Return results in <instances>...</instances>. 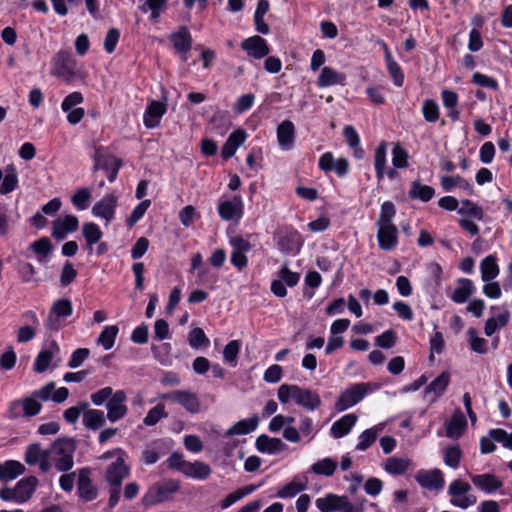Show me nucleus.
Instances as JSON below:
<instances>
[{"label": "nucleus", "mask_w": 512, "mask_h": 512, "mask_svg": "<svg viewBox=\"0 0 512 512\" xmlns=\"http://www.w3.org/2000/svg\"><path fill=\"white\" fill-rule=\"evenodd\" d=\"M277 396L281 404L294 402L297 406L309 412L317 410L322 404L317 391L295 384H282L278 388Z\"/></svg>", "instance_id": "f257e3e1"}, {"label": "nucleus", "mask_w": 512, "mask_h": 512, "mask_svg": "<svg viewBox=\"0 0 512 512\" xmlns=\"http://www.w3.org/2000/svg\"><path fill=\"white\" fill-rule=\"evenodd\" d=\"M117 453H119V457L111 462L105 471V480L109 486L108 506L110 508H114L118 504L123 480L130 474V468L125 463L126 452L123 449H118Z\"/></svg>", "instance_id": "f03ea898"}, {"label": "nucleus", "mask_w": 512, "mask_h": 512, "mask_svg": "<svg viewBox=\"0 0 512 512\" xmlns=\"http://www.w3.org/2000/svg\"><path fill=\"white\" fill-rule=\"evenodd\" d=\"M380 388L376 383L359 382L345 388L335 402V409L343 412L361 402L366 396L374 393Z\"/></svg>", "instance_id": "7ed1b4c3"}, {"label": "nucleus", "mask_w": 512, "mask_h": 512, "mask_svg": "<svg viewBox=\"0 0 512 512\" xmlns=\"http://www.w3.org/2000/svg\"><path fill=\"white\" fill-rule=\"evenodd\" d=\"M76 441L72 438H59L52 444L51 454L54 455V467L59 472H68L74 466Z\"/></svg>", "instance_id": "20e7f679"}, {"label": "nucleus", "mask_w": 512, "mask_h": 512, "mask_svg": "<svg viewBox=\"0 0 512 512\" xmlns=\"http://www.w3.org/2000/svg\"><path fill=\"white\" fill-rule=\"evenodd\" d=\"M38 486L35 476H27L19 480L14 487L0 489V499L6 502L23 504L30 500Z\"/></svg>", "instance_id": "39448f33"}, {"label": "nucleus", "mask_w": 512, "mask_h": 512, "mask_svg": "<svg viewBox=\"0 0 512 512\" xmlns=\"http://www.w3.org/2000/svg\"><path fill=\"white\" fill-rule=\"evenodd\" d=\"M245 204L239 194H223L217 204V212L221 220L239 224L244 216Z\"/></svg>", "instance_id": "423d86ee"}, {"label": "nucleus", "mask_w": 512, "mask_h": 512, "mask_svg": "<svg viewBox=\"0 0 512 512\" xmlns=\"http://www.w3.org/2000/svg\"><path fill=\"white\" fill-rule=\"evenodd\" d=\"M50 73L65 82L73 81L77 76V61L72 52L67 49L59 50L51 60Z\"/></svg>", "instance_id": "0eeeda50"}, {"label": "nucleus", "mask_w": 512, "mask_h": 512, "mask_svg": "<svg viewBox=\"0 0 512 512\" xmlns=\"http://www.w3.org/2000/svg\"><path fill=\"white\" fill-rule=\"evenodd\" d=\"M472 487L470 483L462 479H454L447 488V495L450 497V504L462 510L474 506L477 503V497L471 494Z\"/></svg>", "instance_id": "6e6552de"}, {"label": "nucleus", "mask_w": 512, "mask_h": 512, "mask_svg": "<svg viewBox=\"0 0 512 512\" xmlns=\"http://www.w3.org/2000/svg\"><path fill=\"white\" fill-rule=\"evenodd\" d=\"M72 313L73 304L70 299L62 298L54 301L45 321L46 329L58 332L66 326L67 318H69Z\"/></svg>", "instance_id": "1a4fd4ad"}, {"label": "nucleus", "mask_w": 512, "mask_h": 512, "mask_svg": "<svg viewBox=\"0 0 512 512\" xmlns=\"http://www.w3.org/2000/svg\"><path fill=\"white\" fill-rule=\"evenodd\" d=\"M159 398L178 404L190 414H198L201 411V402L197 393L190 390H173L159 395Z\"/></svg>", "instance_id": "9d476101"}, {"label": "nucleus", "mask_w": 512, "mask_h": 512, "mask_svg": "<svg viewBox=\"0 0 512 512\" xmlns=\"http://www.w3.org/2000/svg\"><path fill=\"white\" fill-rule=\"evenodd\" d=\"M414 479L422 489L436 494L445 487L444 473L439 468L419 469L414 474Z\"/></svg>", "instance_id": "9b49d317"}, {"label": "nucleus", "mask_w": 512, "mask_h": 512, "mask_svg": "<svg viewBox=\"0 0 512 512\" xmlns=\"http://www.w3.org/2000/svg\"><path fill=\"white\" fill-rule=\"evenodd\" d=\"M179 489V485L175 481L155 484L151 486L142 498V503L146 507L165 502L170 499L171 495Z\"/></svg>", "instance_id": "f8f14e48"}, {"label": "nucleus", "mask_w": 512, "mask_h": 512, "mask_svg": "<svg viewBox=\"0 0 512 512\" xmlns=\"http://www.w3.org/2000/svg\"><path fill=\"white\" fill-rule=\"evenodd\" d=\"M77 496L84 502H91L98 497V489L92 479V469L82 467L77 470Z\"/></svg>", "instance_id": "ddd939ff"}, {"label": "nucleus", "mask_w": 512, "mask_h": 512, "mask_svg": "<svg viewBox=\"0 0 512 512\" xmlns=\"http://www.w3.org/2000/svg\"><path fill=\"white\" fill-rule=\"evenodd\" d=\"M117 206L118 197L112 193L106 194L93 205L91 213L94 217L103 220L107 226L115 219Z\"/></svg>", "instance_id": "4468645a"}, {"label": "nucleus", "mask_w": 512, "mask_h": 512, "mask_svg": "<svg viewBox=\"0 0 512 512\" xmlns=\"http://www.w3.org/2000/svg\"><path fill=\"white\" fill-rule=\"evenodd\" d=\"M51 452L48 449H42L40 444H30L25 451L24 460L30 465H38L42 473H46L51 469L50 463Z\"/></svg>", "instance_id": "2eb2a0df"}, {"label": "nucleus", "mask_w": 512, "mask_h": 512, "mask_svg": "<svg viewBox=\"0 0 512 512\" xmlns=\"http://www.w3.org/2000/svg\"><path fill=\"white\" fill-rule=\"evenodd\" d=\"M474 487L486 495H493L503 487V481L493 473L469 474Z\"/></svg>", "instance_id": "dca6fc26"}, {"label": "nucleus", "mask_w": 512, "mask_h": 512, "mask_svg": "<svg viewBox=\"0 0 512 512\" xmlns=\"http://www.w3.org/2000/svg\"><path fill=\"white\" fill-rule=\"evenodd\" d=\"M304 244L302 235L294 229L287 230L277 239L279 250L287 255L296 256L300 253Z\"/></svg>", "instance_id": "f3484780"}, {"label": "nucleus", "mask_w": 512, "mask_h": 512, "mask_svg": "<svg viewBox=\"0 0 512 512\" xmlns=\"http://www.w3.org/2000/svg\"><path fill=\"white\" fill-rule=\"evenodd\" d=\"M126 392L122 389L116 390L114 396L106 403V417L111 423L123 419L128 413Z\"/></svg>", "instance_id": "a211bd4d"}, {"label": "nucleus", "mask_w": 512, "mask_h": 512, "mask_svg": "<svg viewBox=\"0 0 512 512\" xmlns=\"http://www.w3.org/2000/svg\"><path fill=\"white\" fill-rule=\"evenodd\" d=\"M241 48L248 57L253 59H262L269 55L270 47L266 39L259 35H254L244 39L241 42Z\"/></svg>", "instance_id": "6ab92c4d"}, {"label": "nucleus", "mask_w": 512, "mask_h": 512, "mask_svg": "<svg viewBox=\"0 0 512 512\" xmlns=\"http://www.w3.org/2000/svg\"><path fill=\"white\" fill-rule=\"evenodd\" d=\"M387 148L385 141L379 143L374 152V169L378 182L384 180L385 176L393 179L396 175L394 169H387Z\"/></svg>", "instance_id": "aec40b11"}, {"label": "nucleus", "mask_w": 512, "mask_h": 512, "mask_svg": "<svg viewBox=\"0 0 512 512\" xmlns=\"http://www.w3.org/2000/svg\"><path fill=\"white\" fill-rule=\"evenodd\" d=\"M174 49L181 55L183 61L187 60V53L192 47V36L186 26H181L171 33L169 37Z\"/></svg>", "instance_id": "412c9836"}, {"label": "nucleus", "mask_w": 512, "mask_h": 512, "mask_svg": "<svg viewBox=\"0 0 512 512\" xmlns=\"http://www.w3.org/2000/svg\"><path fill=\"white\" fill-rule=\"evenodd\" d=\"M451 381V375L448 371H443L433 381H431L424 389V397L430 403H434L440 396H442Z\"/></svg>", "instance_id": "4be33fe9"}, {"label": "nucleus", "mask_w": 512, "mask_h": 512, "mask_svg": "<svg viewBox=\"0 0 512 512\" xmlns=\"http://www.w3.org/2000/svg\"><path fill=\"white\" fill-rule=\"evenodd\" d=\"M79 220L75 215H64L58 217L52 226V235L57 240L64 239L69 233L78 229Z\"/></svg>", "instance_id": "5701e85b"}, {"label": "nucleus", "mask_w": 512, "mask_h": 512, "mask_svg": "<svg viewBox=\"0 0 512 512\" xmlns=\"http://www.w3.org/2000/svg\"><path fill=\"white\" fill-rule=\"evenodd\" d=\"M347 82L346 74L331 66H324L317 78L316 85L318 88H327L336 85L345 86Z\"/></svg>", "instance_id": "b1692460"}, {"label": "nucleus", "mask_w": 512, "mask_h": 512, "mask_svg": "<svg viewBox=\"0 0 512 512\" xmlns=\"http://www.w3.org/2000/svg\"><path fill=\"white\" fill-rule=\"evenodd\" d=\"M308 485V477L306 473H300L295 475L290 482L281 487L277 493L276 497L281 499H289L293 498L299 493L306 490Z\"/></svg>", "instance_id": "393cba45"}, {"label": "nucleus", "mask_w": 512, "mask_h": 512, "mask_svg": "<svg viewBox=\"0 0 512 512\" xmlns=\"http://www.w3.org/2000/svg\"><path fill=\"white\" fill-rule=\"evenodd\" d=\"M60 352V347L55 340H52L46 348L42 349L35 358L33 369L37 373L45 372L53 358Z\"/></svg>", "instance_id": "a878e982"}, {"label": "nucleus", "mask_w": 512, "mask_h": 512, "mask_svg": "<svg viewBox=\"0 0 512 512\" xmlns=\"http://www.w3.org/2000/svg\"><path fill=\"white\" fill-rule=\"evenodd\" d=\"M278 145L283 151H289L294 147L296 130L292 121L284 120L276 130Z\"/></svg>", "instance_id": "bb28decb"}, {"label": "nucleus", "mask_w": 512, "mask_h": 512, "mask_svg": "<svg viewBox=\"0 0 512 512\" xmlns=\"http://www.w3.org/2000/svg\"><path fill=\"white\" fill-rule=\"evenodd\" d=\"M379 44L383 48L386 68L393 84L397 87H402L405 76L401 66L392 57L388 45L383 40L379 41Z\"/></svg>", "instance_id": "cd10ccee"}, {"label": "nucleus", "mask_w": 512, "mask_h": 512, "mask_svg": "<svg viewBox=\"0 0 512 512\" xmlns=\"http://www.w3.org/2000/svg\"><path fill=\"white\" fill-rule=\"evenodd\" d=\"M166 111L167 107L165 103L156 100L151 101L143 115L145 127L148 129L156 128L160 124Z\"/></svg>", "instance_id": "c85d7f7f"}, {"label": "nucleus", "mask_w": 512, "mask_h": 512, "mask_svg": "<svg viewBox=\"0 0 512 512\" xmlns=\"http://www.w3.org/2000/svg\"><path fill=\"white\" fill-rule=\"evenodd\" d=\"M377 240L384 251L393 250L398 244V230L395 225H377Z\"/></svg>", "instance_id": "c756f323"}, {"label": "nucleus", "mask_w": 512, "mask_h": 512, "mask_svg": "<svg viewBox=\"0 0 512 512\" xmlns=\"http://www.w3.org/2000/svg\"><path fill=\"white\" fill-rule=\"evenodd\" d=\"M466 427L465 415L460 410H456L445 423V435L450 439H459L464 434Z\"/></svg>", "instance_id": "7c9ffc66"}, {"label": "nucleus", "mask_w": 512, "mask_h": 512, "mask_svg": "<svg viewBox=\"0 0 512 512\" xmlns=\"http://www.w3.org/2000/svg\"><path fill=\"white\" fill-rule=\"evenodd\" d=\"M476 292V287L471 279L459 278L457 287L449 295L450 299L456 304H463Z\"/></svg>", "instance_id": "2f4dec72"}, {"label": "nucleus", "mask_w": 512, "mask_h": 512, "mask_svg": "<svg viewBox=\"0 0 512 512\" xmlns=\"http://www.w3.org/2000/svg\"><path fill=\"white\" fill-rule=\"evenodd\" d=\"M357 419L358 418L354 413H349L342 416L332 424L330 428L331 436L335 439L346 436L355 426Z\"/></svg>", "instance_id": "473e14b6"}, {"label": "nucleus", "mask_w": 512, "mask_h": 512, "mask_svg": "<svg viewBox=\"0 0 512 512\" xmlns=\"http://www.w3.org/2000/svg\"><path fill=\"white\" fill-rule=\"evenodd\" d=\"M345 498V495L327 493L325 496L317 498L315 505L320 512H337L343 507Z\"/></svg>", "instance_id": "72a5a7b5"}, {"label": "nucleus", "mask_w": 512, "mask_h": 512, "mask_svg": "<svg viewBox=\"0 0 512 512\" xmlns=\"http://www.w3.org/2000/svg\"><path fill=\"white\" fill-rule=\"evenodd\" d=\"M82 235L86 242V250L88 255L94 252V245L101 240L103 232L100 227L94 222H85L82 225Z\"/></svg>", "instance_id": "f704fd0d"}, {"label": "nucleus", "mask_w": 512, "mask_h": 512, "mask_svg": "<svg viewBox=\"0 0 512 512\" xmlns=\"http://www.w3.org/2000/svg\"><path fill=\"white\" fill-rule=\"evenodd\" d=\"M256 448L261 453L273 455L283 451L286 448V444L279 438L260 435L256 439Z\"/></svg>", "instance_id": "c9c22d12"}, {"label": "nucleus", "mask_w": 512, "mask_h": 512, "mask_svg": "<svg viewBox=\"0 0 512 512\" xmlns=\"http://www.w3.org/2000/svg\"><path fill=\"white\" fill-rule=\"evenodd\" d=\"M2 183L0 184V194L7 195L13 192L19 184L18 171L13 164H9L2 171Z\"/></svg>", "instance_id": "e433bc0d"}, {"label": "nucleus", "mask_w": 512, "mask_h": 512, "mask_svg": "<svg viewBox=\"0 0 512 512\" xmlns=\"http://www.w3.org/2000/svg\"><path fill=\"white\" fill-rule=\"evenodd\" d=\"M343 136L347 145L352 149L353 156L358 160L363 159L365 152L361 147L360 136L357 130L353 126L347 125L343 129Z\"/></svg>", "instance_id": "4c0bfd02"}, {"label": "nucleus", "mask_w": 512, "mask_h": 512, "mask_svg": "<svg viewBox=\"0 0 512 512\" xmlns=\"http://www.w3.org/2000/svg\"><path fill=\"white\" fill-rule=\"evenodd\" d=\"M25 466L17 460H7L0 463V480L12 481L24 474Z\"/></svg>", "instance_id": "58836bf2"}, {"label": "nucleus", "mask_w": 512, "mask_h": 512, "mask_svg": "<svg viewBox=\"0 0 512 512\" xmlns=\"http://www.w3.org/2000/svg\"><path fill=\"white\" fill-rule=\"evenodd\" d=\"M258 424L259 417L257 415L239 420L227 430L226 436L249 434L257 429Z\"/></svg>", "instance_id": "ea45409f"}, {"label": "nucleus", "mask_w": 512, "mask_h": 512, "mask_svg": "<svg viewBox=\"0 0 512 512\" xmlns=\"http://www.w3.org/2000/svg\"><path fill=\"white\" fill-rule=\"evenodd\" d=\"M338 463L336 460L325 457L313 463L308 469L307 473H313L315 475L331 477L337 470Z\"/></svg>", "instance_id": "a19ab883"}, {"label": "nucleus", "mask_w": 512, "mask_h": 512, "mask_svg": "<svg viewBox=\"0 0 512 512\" xmlns=\"http://www.w3.org/2000/svg\"><path fill=\"white\" fill-rule=\"evenodd\" d=\"M481 279L483 282L494 280L499 275V266L497 258L494 255H488L482 259L480 264Z\"/></svg>", "instance_id": "79ce46f5"}, {"label": "nucleus", "mask_w": 512, "mask_h": 512, "mask_svg": "<svg viewBox=\"0 0 512 512\" xmlns=\"http://www.w3.org/2000/svg\"><path fill=\"white\" fill-rule=\"evenodd\" d=\"M441 186L445 192L452 191L455 187H459L460 189L466 191L468 194L473 193V186L463 177L457 176H448L444 175L441 177Z\"/></svg>", "instance_id": "37998d69"}, {"label": "nucleus", "mask_w": 512, "mask_h": 512, "mask_svg": "<svg viewBox=\"0 0 512 512\" xmlns=\"http://www.w3.org/2000/svg\"><path fill=\"white\" fill-rule=\"evenodd\" d=\"M30 249L36 254L39 263L45 264L52 252V244L49 238L42 237L30 244Z\"/></svg>", "instance_id": "c03bdc74"}, {"label": "nucleus", "mask_w": 512, "mask_h": 512, "mask_svg": "<svg viewBox=\"0 0 512 512\" xmlns=\"http://www.w3.org/2000/svg\"><path fill=\"white\" fill-rule=\"evenodd\" d=\"M443 462L451 469H458L462 459V450L458 444H451L442 451Z\"/></svg>", "instance_id": "a18cd8bd"}, {"label": "nucleus", "mask_w": 512, "mask_h": 512, "mask_svg": "<svg viewBox=\"0 0 512 512\" xmlns=\"http://www.w3.org/2000/svg\"><path fill=\"white\" fill-rule=\"evenodd\" d=\"M106 419L105 413L99 409H88L83 414V424L86 428L91 430H98L103 427Z\"/></svg>", "instance_id": "49530a36"}, {"label": "nucleus", "mask_w": 512, "mask_h": 512, "mask_svg": "<svg viewBox=\"0 0 512 512\" xmlns=\"http://www.w3.org/2000/svg\"><path fill=\"white\" fill-rule=\"evenodd\" d=\"M467 341L470 349L477 354H486L489 350L488 341L480 337L474 327L467 330Z\"/></svg>", "instance_id": "de8ad7c7"}, {"label": "nucleus", "mask_w": 512, "mask_h": 512, "mask_svg": "<svg viewBox=\"0 0 512 512\" xmlns=\"http://www.w3.org/2000/svg\"><path fill=\"white\" fill-rule=\"evenodd\" d=\"M410 460L402 457H390L386 460L384 470L393 476L403 475L410 466Z\"/></svg>", "instance_id": "09e8293b"}, {"label": "nucleus", "mask_w": 512, "mask_h": 512, "mask_svg": "<svg viewBox=\"0 0 512 512\" xmlns=\"http://www.w3.org/2000/svg\"><path fill=\"white\" fill-rule=\"evenodd\" d=\"M210 474L211 468L209 465L201 461L189 462L184 473L187 477L198 480H205Z\"/></svg>", "instance_id": "8fccbe9b"}, {"label": "nucleus", "mask_w": 512, "mask_h": 512, "mask_svg": "<svg viewBox=\"0 0 512 512\" xmlns=\"http://www.w3.org/2000/svg\"><path fill=\"white\" fill-rule=\"evenodd\" d=\"M435 194L433 187L424 185L419 181H413L409 190V196L412 199H418L423 202L430 201Z\"/></svg>", "instance_id": "3c124183"}, {"label": "nucleus", "mask_w": 512, "mask_h": 512, "mask_svg": "<svg viewBox=\"0 0 512 512\" xmlns=\"http://www.w3.org/2000/svg\"><path fill=\"white\" fill-rule=\"evenodd\" d=\"M118 333V326H105L97 338V344L102 346L104 350L112 349L115 344Z\"/></svg>", "instance_id": "603ef678"}, {"label": "nucleus", "mask_w": 512, "mask_h": 512, "mask_svg": "<svg viewBox=\"0 0 512 512\" xmlns=\"http://www.w3.org/2000/svg\"><path fill=\"white\" fill-rule=\"evenodd\" d=\"M168 0H146L139 9L143 13L150 12V18L157 20L167 9Z\"/></svg>", "instance_id": "864d4df0"}, {"label": "nucleus", "mask_w": 512, "mask_h": 512, "mask_svg": "<svg viewBox=\"0 0 512 512\" xmlns=\"http://www.w3.org/2000/svg\"><path fill=\"white\" fill-rule=\"evenodd\" d=\"M299 429L301 439L305 438L306 442H311L317 435L319 429L315 427L313 419L307 415H301L299 418Z\"/></svg>", "instance_id": "5fc2aeb1"}, {"label": "nucleus", "mask_w": 512, "mask_h": 512, "mask_svg": "<svg viewBox=\"0 0 512 512\" xmlns=\"http://www.w3.org/2000/svg\"><path fill=\"white\" fill-rule=\"evenodd\" d=\"M92 198L91 190L87 187L79 188L71 197L72 205L78 211H84L89 207Z\"/></svg>", "instance_id": "6e6d98bb"}, {"label": "nucleus", "mask_w": 512, "mask_h": 512, "mask_svg": "<svg viewBox=\"0 0 512 512\" xmlns=\"http://www.w3.org/2000/svg\"><path fill=\"white\" fill-rule=\"evenodd\" d=\"M241 346L242 344L240 340L229 341L223 349L224 362L230 365L231 367H236L238 363L237 358L241 350Z\"/></svg>", "instance_id": "4d7b16f0"}, {"label": "nucleus", "mask_w": 512, "mask_h": 512, "mask_svg": "<svg viewBox=\"0 0 512 512\" xmlns=\"http://www.w3.org/2000/svg\"><path fill=\"white\" fill-rule=\"evenodd\" d=\"M458 213L461 215L470 216L479 221L483 220L484 218V211L482 207L469 199H464L461 201Z\"/></svg>", "instance_id": "13d9d810"}, {"label": "nucleus", "mask_w": 512, "mask_h": 512, "mask_svg": "<svg viewBox=\"0 0 512 512\" xmlns=\"http://www.w3.org/2000/svg\"><path fill=\"white\" fill-rule=\"evenodd\" d=\"M96 168L107 170V179L110 183L114 182L121 168V162L116 157H107L103 163L98 161Z\"/></svg>", "instance_id": "bf43d9fd"}, {"label": "nucleus", "mask_w": 512, "mask_h": 512, "mask_svg": "<svg viewBox=\"0 0 512 512\" xmlns=\"http://www.w3.org/2000/svg\"><path fill=\"white\" fill-rule=\"evenodd\" d=\"M421 111L426 122L435 123L439 120L440 109L435 100L426 99L422 104Z\"/></svg>", "instance_id": "052dcab7"}, {"label": "nucleus", "mask_w": 512, "mask_h": 512, "mask_svg": "<svg viewBox=\"0 0 512 512\" xmlns=\"http://www.w3.org/2000/svg\"><path fill=\"white\" fill-rule=\"evenodd\" d=\"M409 154L400 144L395 143L392 149V164L395 169H404L408 167Z\"/></svg>", "instance_id": "680f3d73"}, {"label": "nucleus", "mask_w": 512, "mask_h": 512, "mask_svg": "<svg viewBox=\"0 0 512 512\" xmlns=\"http://www.w3.org/2000/svg\"><path fill=\"white\" fill-rule=\"evenodd\" d=\"M168 413L165 411V405L163 403H158L156 406L151 408L146 416L143 419V423L146 426H154L161 419L167 418Z\"/></svg>", "instance_id": "e2e57ef3"}, {"label": "nucleus", "mask_w": 512, "mask_h": 512, "mask_svg": "<svg viewBox=\"0 0 512 512\" xmlns=\"http://www.w3.org/2000/svg\"><path fill=\"white\" fill-rule=\"evenodd\" d=\"M295 419L292 416H284V430L282 432L283 438L290 443H298L301 441V434L296 427L292 424Z\"/></svg>", "instance_id": "0e129e2a"}, {"label": "nucleus", "mask_w": 512, "mask_h": 512, "mask_svg": "<svg viewBox=\"0 0 512 512\" xmlns=\"http://www.w3.org/2000/svg\"><path fill=\"white\" fill-rule=\"evenodd\" d=\"M151 205V200L144 199L132 210L129 217L126 219V224L129 227H133L138 221L142 219L146 211Z\"/></svg>", "instance_id": "69168bd1"}, {"label": "nucleus", "mask_w": 512, "mask_h": 512, "mask_svg": "<svg viewBox=\"0 0 512 512\" xmlns=\"http://www.w3.org/2000/svg\"><path fill=\"white\" fill-rule=\"evenodd\" d=\"M396 214L395 205L391 201H385L381 205L377 225H394L393 218Z\"/></svg>", "instance_id": "338daca9"}, {"label": "nucleus", "mask_w": 512, "mask_h": 512, "mask_svg": "<svg viewBox=\"0 0 512 512\" xmlns=\"http://www.w3.org/2000/svg\"><path fill=\"white\" fill-rule=\"evenodd\" d=\"M489 435L504 448L512 450V432L508 433L502 428H495L489 431Z\"/></svg>", "instance_id": "774afa93"}]
</instances>
